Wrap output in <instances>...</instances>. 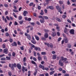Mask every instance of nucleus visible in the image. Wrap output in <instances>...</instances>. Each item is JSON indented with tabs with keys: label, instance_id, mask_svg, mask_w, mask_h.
<instances>
[{
	"label": "nucleus",
	"instance_id": "f257e3e1",
	"mask_svg": "<svg viewBox=\"0 0 76 76\" xmlns=\"http://www.w3.org/2000/svg\"><path fill=\"white\" fill-rule=\"evenodd\" d=\"M28 44H29V45H31V47L33 48H34V49L36 51L38 50L39 51H41V50L39 47H35V45L31 44V42L29 43Z\"/></svg>",
	"mask_w": 76,
	"mask_h": 76
},
{
	"label": "nucleus",
	"instance_id": "f03ea898",
	"mask_svg": "<svg viewBox=\"0 0 76 76\" xmlns=\"http://www.w3.org/2000/svg\"><path fill=\"white\" fill-rule=\"evenodd\" d=\"M9 67H11V69L12 70H14L15 69L14 67H16V64L15 63H14V64H12V65L11 64H9Z\"/></svg>",
	"mask_w": 76,
	"mask_h": 76
},
{
	"label": "nucleus",
	"instance_id": "7ed1b4c3",
	"mask_svg": "<svg viewBox=\"0 0 76 76\" xmlns=\"http://www.w3.org/2000/svg\"><path fill=\"white\" fill-rule=\"evenodd\" d=\"M56 8L57 10H58V12H60L61 14H62V13H63V12L61 11V8L60 7V6H56Z\"/></svg>",
	"mask_w": 76,
	"mask_h": 76
},
{
	"label": "nucleus",
	"instance_id": "20e7f679",
	"mask_svg": "<svg viewBox=\"0 0 76 76\" xmlns=\"http://www.w3.org/2000/svg\"><path fill=\"white\" fill-rule=\"evenodd\" d=\"M45 45H47L48 47H50V48H53V45L52 43H47V42H45Z\"/></svg>",
	"mask_w": 76,
	"mask_h": 76
},
{
	"label": "nucleus",
	"instance_id": "39448f33",
	"mask_svg": "<svg viewBox=\"0 0 76 76\" xmlns=\"http://www.w3.org/2000/svg\"><path fill=\"white\" fill-rule=\"evenodd\" d=\"M3 53H5V54H8V49L7 48L4 49L3 50Z\"/></svg>",
	"mask_w": 76,
	"mask_h": 76
},
{
	"label": "nucleus",
	"instance_id": "423d86ee",
	"mask_svg": "<svg viewBox=\"0 0 76 76\" xmlns=\"http://www.w3.org/2000/svg\"><path fill=\"white\" fill-rule=\"evenodd\" d=\"M58 64L60 66H63V63L62 62V61L61 60H59Z\"/></svg>",
	"mask_w": 76,
	"mask_h": 76
},
{
	"label": "nucleus",
	"instance_id": "0eeeda50",
	"mask_svg": "<svg viewBox=\"0 0 76 76\" xmlns=\"http://www.w3.org/2000/svg\"><path fill=\"white\" fill-rule=\"evenodd\" d=\"M61 59L62 61H66L67 60V58H64V57L62 56L61 57Z\"/></svg>",
	"mask_w": 76,
	"mask_h": 76
},
{
	"label": "nucleus",
	"instance_id": "6e6552de",
	"mask_svg": "<svg viewBox=\"0 0 76 76\" xmlns=\"http://www.w3.org/2000/svg\"><path fill=\"white\" fill-rule=\"evenodd\" d=\"M75 30L74 29H72L70 30L69 32L72 35H74L75 34Z\"/></svg>",
	"mask_w": 76,
	"mask_h": 76
},
{
	"label": "nucleus",
	"instance_id": "1a4fd4ad",
	"mask_svg": "<svg viewBox=\"0 0 76 76\" xmlns=\"http://www.w3.org/2000/svg\"><path fill=\"white\" fill-rule=\"evenodd\" d=\"M68 31H69V29L66 28V27H65L64 30V33H65V34H68V33H67Z\"/></svg>",
	"mask_w": 76,
	"mask_h": 76
},
{
	"label": "nucleus",
	"instance_id": "9d476101",
	"mask_svg": "<svg viewBox=\"0 0 76 76\" xmlns=\"http://www.w3.org/2000/svg\"><path fill=\"white\" fill-rule=\"evenodd\" d=\"M17 67L19 70L21 69V65L19 64H17Z\"/></svg>",
	"mask_w": 76,
	"mask_h": 76
},
{
	"label": "nucleus",
	"instance_id": "9b49d317",
	"mask_svg": "<svg viewBox=\"0 0 76 76\" xmlns=\"http://www.w3.org/2000/svg\"><path fill=\"white\" fill-rule=\"evenodd\" d=\"M39 67L40 68H42V70H45V68H44V66L42 65L41 64H40L39 66Z\"/></svg>",
	"mask_w": 76,
	"mask_h": 76
},
{
	"label": "nucleus",
	"instance_id": "f8f14e48",
	"mask_svg": "<svg viewBox=\"0 0 76 76\" xmlns=\"http://www.w3.org/2000/svg\"><path fill=\"white\" fill-rule=\"evenodd\" d=\"M11 45L12 46H16L17 45V43L15 42H13L11 44Z\"/></svg>",
	"mask_w": 76,
	"mask_h": 76
},
{
	"label": "nucleus",
	"instance_id": "ddd939ff",
	"mask_svg": "<svg viewBox=\"0 0 76 76\" xmlns=\"http://www.w3.org/2000/svg\"><path fill=\"white\" fill-rule=\"evenodd\" d=\"M44 37L45 38H47L48 37V33H45L44 35Z\"/></svg>",
	"mask_w": 76,
	"mask_h": 76
},
{
	"label": "nucleus",
	"instance_id": "4468645a",
	"mask_svg": "<svg viewBox=\"0 0 76 76\" xmlns=\"http://www.w3.org/2000/svg\"><path fill=\"white\" fill-rule=\"evenodd\" d=\"M40 22L41 23H44V22H45L44 18H42L40 20Z\"/></svg>",
	"mask_w": 76,
	"mask_h": 76
},
{
	"label": "nucleus",
	"instance_id": "2eb2a0df",
	"mask_svg": "<svg viewBox=\"0 0 76 76\" xmlns=\"http://www.w3.org/2000/svg\"><path fill=\"white\" fill-rule=\"evenodd\" d=\"M26 14H28V12L25 10L23 11V15L24 16H26Z\"/></svg>",
	"mask_w": 76,
	"mask_h": 76
},
{
	"label": "nucleus",
	"instance_id": "dca6fc26",
	"mask_svg": "<svg viewBox=\"0 0 76 76\" xmlns=\"http://www.w3.org/2000/svg\"><path fill=\"white\" fill-rule=\"evenodd\" d=\"M2 18L3 19V20H4L6 23H7V20H6V18H4V16H3L2 17Z\"/></svg>",
	"mask_w": 76,
	"mask_h": 76
},
{
	"label": "nucleus",
	"instance_id": "f3484780",
	"mask_svg": "<svg viewBox=\"0 0 76 76\" xmlns=\"http://www.w3.org/2000/svg\"><path fill=\"white\" fill-rule=\"evenodd\" d=\"M34 37L36 40H37V41H38L39 40V37H38V36H37V35H34Z\"/></svg>",
	"mask_w": 76,
	"mask_h": 76
},
{
	"label": "nucleus",
	"instance_id": "a211bd4d",
	"mask_svg": "<svg viewBox=\"0 0 76 76\" xmlns=\"http://www.w3.org/2000/svg\"><path fill=\"white\" fill-rule=\"evenodd\" d=\"M57 58V55L56 54L53 55V59L55 60Z\"/></svg>",
	"mask_w": 76,
	"mask_h": 76
},
{
	"label": "nucleus",
	"instance_id": "6ab92c4d",
	"mask_svg": "<svg viewBox=\"0 0 76 76\" xmlns=\"http://www.w3.org/2000/svg\"><path fill=\"white\" fill-rule=\"evenodd\" d=\"M31 63L32 64H34L36 66V67H37V63H35L34 61H31Z\"/></svg>",
	"mask_w": 76,
	"mask_h": 76
},
{
	"label": "nucleus",
	"instance_id": "aec40b11",
	"mask_svg": "<svg viewBox=\"0 0 76 76\" xmlns=\"http://www.w3.org/2000/svg\"><path fill=\"white\" fill-rule=\"evenodd\" d=\"M27 38L29 40H31V36L29 34H28V35L27 36Z\"/></svg>",
	"mask_w": 76,
	"mask_h": 76
},
{
	"label": "nucleus",
	"instance_id": "412c9836",
	"mask_svg": "<svg viewBox=\"0 0 76 76\" xmlns=\"http://www.w3.org/2000/svg\"><path fill=\"white\" fill-rule=\"evenodd\" d=\"M11 57L10 56H6V58L7 60H10Z\"/></svg>",
	"mask_w": 76,
	"mask_h": 76
},
{
	"label": "nucleus",
	"instance_id": "4be33fe9",
	"mask_svg": "<svg viewBox=\"0 0 76 76\" xmlns=\"http://www.w3.org/2000/svg\"><path fill=\"white\" fill-rule=\"evenodd\" d=\"M49 9L50 10H54V7L53 6H49Z\"/></svg>",
	"mask_w": 76,
	"mask_h": 76
},
{
	"label": "nucleus",
	"instance_id": "5701e85b",
	"mask_svg": "<svg viewBox=\"0 0 76 76\" xmlns=\"http://www.w3.org/2000/svg\"><path fill=\"white\" fill-rule=\"evenodd\" d=\"M38 59L39 61H41V60H42V58L41 56H38Z\"/></svg>",
	"mask_w": 76,
	"mask_h": 76
},
{
	"label": "nucleus",
	"instance_id": "b1692460",
	"mask_svg": "<svg viewBox=\"0 0 76 76\" xmlns=\"http://www.w3.org/2000/svg\"><path fill=\"white\" fill-rule=\"evenodd\" d=\"M25 68L24 66H23L22 67V72H23V73H25Z\"/></svg>",
	"mask_w": 76,
	"mask_h": 76
},
{
	"label": "nucleus",
	"instance_id": "393cba45",
	"mask_svg": "<svg viewBox=\"0 0 76 76\" xmlns=\"http://www.w3.org/2000/svg\"><path fill=\"white\" fill-rule=\"evenodd\" d=\"M31 42L33 44H36V41L35 40H31Z\"/></svg>",
	"mask_w": 76,
	"mask_h": 76
},
{
	"label": "nucleus",
	"instance_id": "a878e982",
	"mask_svg": "<svg viewBox=\"0 0 76 76\" xmlns=\"http://www.w3.org/2000/svg\"><path fill=\"white\" fill-rule=\"evenodd\" d=\"M35 71L36 72H35L34 73V76H36V75H37V70L36 69Z\"/></svg>",
	"mask_w": 76,
	"mask_h": 76
},
{
	"label": "nucleus",
	"instance_id": "bb28decb",
	"mask_svg": "<svg viewBox=\"0 0 76 76\" xmlns=\"http://www.w3.org/2000/svg\"><path fill=\"white\" fill-rule=\"evenodd\" d=\"M69 42V39H65V42L66 43H68Z\"/></svg>",
	"mask_w": 76,
	"mask_h": 76
},
{
	"label": "nucleus",
	"instance_id": "cd10ccee",
	"mask_svg": "<svg viewBox=\"0 0 76 76\" xmlns=\"http://www.w3.org/2000/svg\"><path fill=\"white\" fill-rule=\"evenodd\" d=\"M56 20L58 22H61V20L57 17L56 18Z\"/></svg>",
	"mask_w": 76,
	"mask_h": 76
},
{
	"label": "nucleus",
	"instance_id": "c85d7f7f",
	"mask_svg": "<svg viewBox=\"0 0 76 76\" xmlns=\"http://www.w3.org/2000/svg\"><path fill=\"white\" fill-rule=\"evenodd\" d=\"M51 1V0H46V2L47 4H49L50 1Z\"/></svg>",
	"mask_w": 76,
	"mask_h": 76
},
{
	"label": "nucleus",
	"instance_id": "c756f323",
	"mask_svg": "<svg viewBox=\"0 0 76 76\" xmlns=\"http://www.w3.org/2000/svg\"><path fill=\"white\" fill-rule=\"evenodd\" d=\"M66 17H67V16L64 15H63L62 16V17L63 19H65L66 18Z\"/></svg>",
	"mask_w": 76,
	"mask_h": 76
},
{
	"label": "nucleus",
	"instance_id": "7c9ffc66",
	"mask_svg": "<svg viewBox=\"0 0 76 76\" xmlns=\"http://www.w3.org/2000/svg\"><path fill=\"white\" fill-rule=\"evenodd\" d=\"M52 36L53 37L56 36V33L55 32H53V34H52Z\"/></svg>",
	"mask_w": 76,
	"mask_h": 76
},
{
	"label": "nucleus",
	"instance_id": "2f4dec72",
	"mask_svg": "<svg viewBox=\"0 0 76 76\" xmlns=\"http://www.w3.org/2000/svg\"><path fill=\"white\" fill-rule=\"evenodd\" d=\"M55 72V71H51L50 72V75H52L53 74H54V72Z\"/></svg>",
	"mask_w": 76,
	"mask_h": 76
},
{
	"label": "nucleus",
	"instance_id": "473e14b6",
	"mask_svg": "<svg viewBox=\"0 0 76 76\" xmlns=\"http://www.w3.org/2000/svg\"><path fill=\"white\" fill-rule=\"evenodd\" d=\"M60 26H57V27H56V29L58 31H60Z\"/></svg>",
	"mask_w": 76,
	"mask_h": 76
},
{
	"label": "nucleus",
	"instance_id": "72a5a7b5",
	"mask_svg": "<svg viewBox=\"0 0 76 76\" xmlns=\"http://www.w3.org/2000/svg\"><path fill=\"white\" fill-rule=\"evenodd\" d=\"M41 15H44V12H43V10H41V12L40 13Z\"/></svg>",
	"mask_w": 76,
	"mask_h": 76
},
{
	"label": "nucleus",
	"instance_id": "f704fd0d",
	"mask_svg": "<svg viewBox=\"0 0 76 76\" xmlns=\"http://www.w3.org/2000/svg\"><path fill=\"white\" fill-rule=\"evenodd\" d=\"M43 18H44V19H46V20H47V19H48V17L47 16H43Z\"/></svg>",
	"mask_w": 76,
	"mask_h": 76
},
{
	"label": "nucleus",
	"instance_id": "c9c22d12",
	"mask_svg": "<svg viewBox=\"0 0 76 76\" xmlns=\"http://www.w3.org/2000/svg\"><path fill=\"white\" fill-rule=\"evenodd\" d=\"M18 20H20L22 19V17L21 16H19L18 17Z\"/></svg>",
	"mask_w": 76,
	"mask_h": 76
},
{
	"label": "nucleus",
	"instance_id": "e433bc0d",
	"mask_svg": "<svg viewBox=\"0 0 76 76\" xmlns=\"http://www.w3.org/2000/svg\"><path fill=\"white\" fill-rule=\"evenodd\" d=\"M6 48V45L4 44L2 45V48Z\"/></svg>",
	"mask_w": 76,
	"mask_h": 76
},
{
	"label": "nucleus",
	"instance_id": "4c0bfd02",
	"mask_svg": "<svg viewBox=\"0 0 76 76\" xmlns=\"http://www.w3.org/2000/svg\"><path fill=\"white\" fill-rule=\"evenodd\" d=\"M41 54L42 55H45L46 53L45 52H41Z\"/></svg>",
	"mask_w": 76,
	"mask_h": 76
},
{
	"label": "nucleus",
	"instance_id": "58836bf2",
	"mask_svg": "<svg viewBox=\"0 0 76 76\" xmlns=\"http://www.w3.org/2000/svg\"><path fill=\"white\" fill-rule=\"evenodd\" d=\"M8 75L9 76H12V72L10 71H9L8 72Z\"/></svg>",
	"mask_w": 76,
	"mask_h": 76
},
{
	"label": "nucleus",
	"instance_id": "ea45409f",
	"mask_svg": "<svg viewBox=\"0 0 76 76\" xmlns=\"http://www.w3.org/2000/svg\"><path fill=\"white\" fill-rule=\"evenodd\" d=\"M43 58L45 61H47V57H46V56H44Z\"/></svg>",
	"mask_w": 76,
	"mask_h": 76
},
{
	"label": "nucleus",
	"instance_id": "a19ab883",
	"mask_svg": "<svg viewBox=\"0 0 76 76\" xmlns=\"http://www.w3.org/2000/svg\"><path fill=\"white\" fill-rule=\"evenodd\" d=\"M4 6L6 7H8L9 6L8 5V4H4Z\"/></svg>",
	"mask_w": 76,
	"mask_h": 76
},
{
	"label": "nucleus",
	"instance_id": "79ce46f5",
	"mask_svg": "<svg viewBox=\"0 0 76 76\" xmlns=\"http://www.w3.org/2000/svg\"><path fill=\"white\" fill-rule=\"evenodd\" d=\"M46 38L44 37H42L41 38L42 40H43V41H45L46 40Z\"/></svg>",
	"mask_w": 76,
	"mask_h": 76
},
{
	"label": "nucleus",
	"instance_id": "37998d69",
	"mask_svg": "<svg viewBox=\"0 0 76 76\" xmlns=\"http://www.w3.org/2000/svg\"><path fill=\"white\" fill-rule=\"evenodd\" d=\"M23 23V20H22V21H20L19 23L20 25H22Z\"/></svg>",
	"mask_w": 76,
	"mask_h": 76
},
{
	"label": "nucleus",
	"instance_id": "c03bdc74",
	"mask_svg": "<svg viewBox=\"0 0 76 76\" xmlns=\"http://www.w3.org/2000/svg\"><path fill=\"white\" fill-rule=\"evenodd\" d=\"M5 35L6 37H9V36L10 35V34H9L8 33L6 32L5 34Z\"/></svg>",
	"mask_w": 76,
	"mask_h": 76
},
{
	"label": "nucleus",
	"instance_id": "a18cd8bd",
	"mask_svg": "<svg viewBox=\"0 0 76 76\" xmlns=\"http://www.w3.org/2000/svg\"><path fill=\"white\" fill-rule=\"evenodd\" d=\"M12 53H11V52H9V54H8V56H9V57H11L12 56Z\"/></svg>",
	"mask_w": 76,
	"mask_h": 76
},
{
	"label": "nucleus",
	"instance_id": "49530a36",
	"mask_svg": "<svg viewBox=\"0 0 76 76\" xmlns=\"http://www.w3.org/2000/svg\"><path fill=\"white\" fill-rule=\"evenodd\" d=\"M33 4H34V3H33V2H31L29 4V6H32V5H33Z\"/></svg>",
	"mask_w": 76,
	"mask_h": 76
},
{
	"label": "nucleus",
	"instance_id": "de8ad7c7",
	"mask_svg": "<svg viewBox=\"0 0 76 76\" xmlns=\"http://www.w3.org/2000/svg\"><path fill=\"white\" fill-rule=\"evenodd\" d=\"M8 11H7L5 12V15H7V14H8Z\"/></svg>",
	"mask_w": 76,
	"mask_h": 76
},
{
	"label": "nucleus",
	"instance_id": "09e8293b",
	"mask_svg": "<svg viewBox=\"0 0 76 76\" xmlns=\"http://www.w3.org/2000/svg\"><path fill=\"white\" fill-rule=\"evenodd\" d=\"M32 20V19H31V18H29L27 19V21H31Z\"/></svg>",
	"mask_w": 76,
	"mask_h": 76
},
{
	"label": "nucleus",
	"instance_id": "8fccbe9b",
	"mask_svg": "<svg viewBox=\"0 0 76 76\" xmlns=\"http://www.w3.org/2000/svg\"><path fill=\"white\" fill-rule=\"evenodd\" d=\"M30 24L32 25V26H34L35 25V23L31 22L30 23Z\"/></svg>",
	"mask_w": 76,
	"mask_h": 76
},
{
	"label": "nucleus",
	"instance_id": "3c124183",
	"mask_svg": "<svg viewBox=\"0 0 76 76\" xmlns=\"http://www.w3.org/2000/svg\"><path fill=\"white\" fill-rule=\"evenodd\" d=\"M1 60H6V58L5 57L2 58H1Z\"/></svg>",
	"mask_w": 76,
	"mask_h": 76
},
{
	"label": "nucleus",
	"instance_id": "603ef678",
	"mask_svg": "<svg viewBox=\"0 0 76 76\" xmlns=\"http://www.w3.org/2000/svg\"><path fill=\"white\" fill-rule=\"evenodd\" d=\"M12 56H13V57H15V52H13L12 53Z\"/></svg>",
	"mask_w": 76,
	"mask_h": 76
},
{
	"label": "nucleus",
	"instance_id": "864d4df0",
	"mask_svg": "<svg viewBox=\"0 0 76 76\" xmlns=\"http://www.w3.org/2000/svg\"><path fill=\"white\" fill-rule=\"evenodd\" d=\"M68 48H71V45L70 44H68Z\"/></svg>",
	"mask_w": 76,
	"mask_h": 76
},
{
	"label": "nucleus",
	"instance_id": "5fc2aeb1",
	"mask_svg": "<svg viewBox=\"0 0 76 76\" xmlns=\"http://www.w3.org/2000/svg\"><path fill=\"white\" fill-rule=\"evenodd\" d=\"M10 41L11 43H12L13 42V39L11 38L10 39Z\"/></svg>",
	"mask_w": 76,
	"mask_h": 76
},
{
	"label": "nucleus",
	"instance_id": "6e6d98bb",
	"mask_svg": "<svg viewBox=\"0 0 76 76\" xmlns=\"http://www.w3.org/2000/svg\"><path fill=\"white\" fill-rule=\"evenodd\" d=\"M19 34L20 35H23V31H20L19 33Z\"/></svg>",
	"mask_w": 76,
	"mask_h": 76
},
{
	"label": "nucleus",
	"instance_id": "4d7b16f0",
	"mask_svg": "<svg viewBox=\"0 0 76 76\" xmlns=\"http://www.w3.org/2000/svg\"><path fill=\"white\" fill-rule=\"evenodd\" d=\"M23 62H26V57H24L23 59Z\"/></svg>",
	"mask_w": 76,
	"mask_h": 76
},
{
	"label": "nucleus",
	"instance_id": "13d9d810",
	"mask_svg": "<svg viewBox=\"0 0 76 76\" xmlns=\"http://www.w3.org/2000/svg\"><path fill=\"white\" fill-rule=\"evenodd\" d=\"M54 25L55 26H56V27L58 26V24L56 23H54Z\"/></svg>",
	"mask_w": 76,
	"mask_h": 76
},
{
	"label": "nucleus",
	"instance_id": "bf43d9fd",
	"mask_svg": "<svg viewBox=\"0 0 76 76\" xmlns=\"http://www.w3.org/2000/svg\"><path fill=\"white\" fill-rule=\"evenodd\" d=\"M44 31H45V32H48V30H47L46 29H44Z\"/></svg>",
	"mask_w": 76,
	"mask_h": 76
},
{
	"label": "nucleus",
	"instance_id": "052dcab7",
	"mask_svg": "<svg viewBox=\"0 0 76 76\" xmlns=\"http://www.w3.org/2000/svg\"><path fill=\"white\" fill-rule=\"evenodd\" d=\"M57 35L59 37L60 35V33L59 32H57Z\"/></svg>",
	"mask_w": 76,
	"mask_h": 76
},
{
	"label": "nucleus",
	"instance_id": "680f3d73",
	"mask_svg": "<svg viewBox=\"0 0 76 76\" xmlns=\"http://www.w3.org/2000/svg\"><path fill=\"white\" fill-rule=\"evenodd\" d=\"M30 73H31V71H28V76H31V74Z\"/></svg>",
	"mask_w": 76,
	"mask_h": 76
},
{
	"label": "nucleus",
	"instance_id": "e2e57ef3",
	"mask_svg": "<svg viewBox=\"0 0 76 76\" xmlns=\"http://www.w3.org/2000/svg\"><path fill=\"white\" fill-rule=\"evenodd\" d=\"M13 14L14 15V16L15 18H17V16H16V15H15V13L14 12H13Z\"/></svg>",
	"mask_w": 76,
	"mask_h": 76
},
{
	"label": "nucleus",
	"instance_id": "0e129e2a",
	"mask_svg": "<svg viewBox=\"0 0 76 76\" xmlns=\"http://www.w3.org/2000/svg\"><path fill=\"white\" fill-rule=\"evenodd\" d=\"M13 11L14 12H15V13H16V12H18L17 10H15V9L13 10Z\"/></svg>",
	"mask_w": 76,
	"mask_h": 76
},
{
	"label": "nucleus",
	"instance_id": "69168bd1",
	"mask_svg": "<svg viewBox=\"0 0 76 76\" xmlns=\"http://www.w3.org/2000/svg\"><path fill=\"white\" fill-rule=\"evenodd\" d=\"M18 1H19V0H15L14 1V2L15 3H17Z\"/></svg>",
	"mask_w": 76,
	"mask_h": 76
},
{
	"label": "nucleus",
	"instance_id": "338daca9",
	"mask_svg": "<svg viewBox=\"0 0 76 76\" xmlns=\"http://www.w3.org/2000/svg\"><path fill=\"white\" fill-rule=\"evenodd\" d=\"M67 21L69 23H72V22H71V21L69 19L67 20Z\"/></svg>",
	"mask_w": 76,
	"mask_h": 76
},
{
	"label": "nucleus",
	"instance_id": "774afa93",
	"mask_svg": "<svg viewBox=\"0 0 76 76\" xmlns=\"http://www.w3.org/2000/svg\"><path fill=\"white\" fill-rule=\"evenodd\" d=\"M20 48L21 50H23V46L21 47Z\"/></svg>",
	"mask_w": 76,
	"mask_h": 76
}]
</instances>
